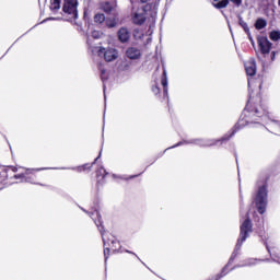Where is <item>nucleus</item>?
Returning a JSON list of instances; mask_svg holds the SVG:
<instances>
[{
	"label": "nucleus",
	"mask_w": 280,
	"mask_h": 280,
	"mask_svg": "<svg viewBox=\"0 0 280 280\" xmlns=\"http://www.w3.org/2000/svg\"><path fill=\"white\" fill-rule=\"evenodd\" d=\"M248 233H253V221L249 218L245 219L240 226V237L236 243V248L242 247L244 242L248 240Z\"/></svg>",
	"instance_id": "obj_4"
},
{
	"label": "nucleus",
	"mask_w": 280,
	"mask_h": 280,
	"mask_svg": "<svg viewBox=\"0 0 280 280\" xmlns=\"http://www.w3.org/2000/svg\"><path fill=\"white\" fill-rule=\"evenodd\" d=\"M60 3H61V0H51L50 2L51 12H58V10H60Z\"/></svg>",
	"instance_id": "obj_24"
},
{
	"label": "nucleus",
	"mask_w": 280,
	"mask_h": 280,
	"mask_svg": "<svg viewBox=\"0 0 280 280\" xmlns=\"http://www.w3.org/2000/svg\"><path fill=\"white\" fill-rule=\"evenodd\" d=\"M278 5L280 7V0H278Z\"/></svg>",
	"instance_id": "obj_38"
},
{
	"label": "nucleus",
	"mask_w": 280,
	"mask_h": 280,
	"mask_svg": "<svg viewBox=\"0 0 280 280\" xmlns=\"http://www.w3.org/2000/svg\"><path fill=\"white\" fill-rule=\"evenodd\" d=\"M100 156H97L91 164L86 163L78 167V172H86V170H91L97 163V160Z\"/></svg>",
	"instance_id": "obj_23"
},
{
	"label": "nucleus",
	"mask_w": 280,
	"mask_h": 280,
	"mask_svg": "<svg viewBox=\"0 0 280 280\" xmlns=\"http://www.w3.org/2000/svg\"><path fill=\"white\" fill-rule=\"evenodd\" d=\"M277 54H279V51H271L270 54V61L275 62V59L277 58Z\"/></svg>",
	"instance_id": "obj_31"
},
{
	"label": "nucleus",
	"mask_w": 280,
	"mask_h": 280,
	"mask_svg": "<svg viewBox=\"0 0 280 280\" xmlns=\"http://www.w3.org/2000/svg\"><path fill=\"white\" fill-rule=\"evenodd\" d=\"M149 0H140V3H148Z\"/></svg>",
	"instance_id": "obj_34"
},
{
	"label": "nucleus",
	"mask_w": 280,
	"mask_h": 280,
	"mask_svg": "<svg viewBox=\"0 0 280 280\" xmlns=\"http://www.w3.org/2000/svg\"><path fill=\"white\" fill-rule=\"evenodd\" d=\"M230 1L236 5V8H240L242 5V0H221L219 2H213L212 5L217 10H224V8H229Z\"/></svg>",
	"instance_id": "obj_13"
},
{
	"label": "nucleus",
	"mask_w": 280,
	"mask_h": 280,
	"mask_svg": "<svg viewBox=\"0 0 280 280\" xmlns=\"http://www.w3.org/2000/svg\"><path fill=\"white\" fill-rule=\"evenodd\" d=\"M106 75V69L102 68L101 69V80L104 82L105 80H107Z\"/></svg>",
	"instance_id": "obj_30"
},
{
	"label": "nucleus",
	"mask_w": 280,
	"mask_h": 280,
	"mask_svg": "<svg viewBox=\"0 0 280 280\" xmlns=\"http://www.w3.org/2000/svg\"><path fill=\"white\" fill-rule=\"evenodd\" d=\"M104 257L105 261H108V258L110 257V253L115 255L116 253H119L121 250V243L117 240H113L110 244H108V247H106V241H104Z\"/></svg>",
	"instance_id": "obj_7"
},
{
	"label": "nucleus",
	"mask_w": 280,
	"mask_h": 280,
	"mask_svg": "<svg viewBox=\"0 0 280 280\" xmlns=\"http://www.w3.org/2000/svg\"><path fill=\"white\" fill-rule=\"evenodd\" d=\"M117 36L120 43H128V40H130V31L122 26L118 30Z\"/></svg>",
	"instance_id": "obj_18"
},
{
	"label": "nucleus",
	"mask_w": 280,
	"mask_h": 280,
	"mask_svg": "<svg viewBox=\"0 0 280 280\" xmlns=\"http://www.w3.org/2000/svg\"><path fill=\"white\" fill-rule=\"evenodd\" d=\"M106 176H108V172L105 171L104 167H101L96 171V189L97 191H100V187H102V185H104V178H106Z\"/></svg>",
	"instance_id": "obj_17"
},
{
	"label": "nucleus",
	"mask_w": 280,
	"mask_h": 280,
	"mask_svg": "<svg viewBox=\"0 0 280 280\" xmlns=\"http://www.w3.org/2000/svg\"><path fill=\"white\" fill-rule=\"evenodd\" d=\"M92 37L100 38V32H97V31L92 32Z\"/></svg>",
	"instance_id": "obj_32"
},
{
	"label": "nucleus",
	"mask_w": 280,
	"mask_h": 280,
	"mask_svg": "<svg viewBox=\"0 0 280 280\" xmlns=\"http://www.w3.org/2000/svg\"><path fill=\"white\" fill-rule=\"evenodd\" d=\"M237 257V253H233L229 259L228 266L233 264L235 261V258Z\"/></svg>",
	"instance_id": "obj_29"
},
{
	"label": "nucleus",
	"mask_w": 280,
	"mask_h": 280,
	"mask_svg": "<svg viewBox=\"0 0 280 280\" xmlns=\"http://www.w3.org/2000/svg\"><path fill=\"white\" fill-rule=\"evenodd\" d=\"M245 71L247 73V75H256L257 74V62L255 61V59H249L245 62Z\"/></svg>",
	"instance_id": "obj_16"
},
{
	"label": "nucleus",
	"mask_w": 280,
	"mask_h": 280,
	"mask_svg": "<svg viewBox=\"0 0 280 280\" xmlns=\"http://www.w3.org/2000/svg\"><path fill=\"white\" fill-rule=\"evenodd\" d=\"M10 170V174L12 175V178H14L15 180H20L21 183H25V168L24 172L16 174L19 172V167L16 166H9Z\"/></svg>",
	"instance_id": "obj_19"
},
{
	"label": "nucleus",
	"mask_w": 280,
	"mask_h": 280,
	"mask_svg": "<svg viewBox=\"0 0 280 280\" xmlns=\"http://www.w3.org/2000/svg\"><path fill=\"white\" fill-rule=\"evenodd\" d=\"M178 145H180V143L175 144L173 148H178Z\"/></svg>",
	"instance_id": "obj_36"
},
{
	"label": "nucleus",
	"mask_w": 280,
	"mask_h": 280,
	"mask_svg": "<svg viewBox=\"0 0 280 280\" xmlns=\"http://www.w3.org/2000/svg\"><path fill=\"white\" fill-rule=\"evenodd\" d=\"M90 218L94 221V224H96L102 237H104V222H102V214H100V211L95 210L90 214Z\"/></svg>",
	"instance_id": "obj_11"
},
{
	"label": "nucleus",
	"mask_w": 280,
	"mask_h": 280,
	"mask_svg": "<svg viewBox=\"0 0 280 280\" xmlns=\"http://www.w3.org/2000/svg\"><path fill=\"white\" fill-rule=\"evenodd\" d=\"M62 12H65L70 21L78 19V0H63Z\"/></svg>",
	"instance_id": "obj_5"
},
{
	"label": "nucleus",
	"mask_w": 280,
	"mask_h": 280,
	"mask_svg": "<svg viewBox=\"0 0 280 280\" xmlns=\"http://www.w3.org/2000/svg\"><path fill=\"white\" fill-rule=\"evenodd\" d=\"M229 269V265H226L225 267H223V269L221 270V272L219 275H217L215 280H220L222 279V277H226V275H229V271H226Z\"/></svg>",
	"instance_id": "obj_27"
},
{
	"label": "nucleus",
	"mask_w": 280,
	"mask_h": 280,
	"mask_svg": "<svg viewBox=\"0 0 280 280\" xmlns=\"http://www.w3.org/2000/svg\"><path fill=\"white\" fill-rule=\"evenodd\" d=\"M12 176L13 174L10 173V166H0V190L12 185Z\"/></svg>",
	"instance_id": "obj_6"
},
{
	"label": "nucleus",
	"mask_w": 280,
	"mask_h": 280,
	"mask_svg": "<svg viewBox=\"0 0 280 280\" xmlns=\"http://www.w3.org/2000/svg\"><path fill=\"white\" fill-rule=\"evenodd\" d=\"M94 23H96V25H102V23H106V15L100 12L94 14Z\"/></svg>",
	"instance_id": "obj_21"
},
{
	"label": "nucleus",
	"mask_w": 280,
	"mask_h": 280,
	"mask_svg": "<svg viewBox=\"0 0 280 280\" xmlns=\"http://www.w3.org/2000/svg\"><path fill=\"white\" fill-rule=\"evenodd\" d=\"M158 12V2L147 3L142 8H138L136 11L131 12V23L133 25L141 26L145 23V21H148V16H145L147 14H149L151 19H155Z\"/></svg>",
	"instance_id": "obj_2"
},
{
	"label": "nucleus",
	"mask_w": 280,
	"mask_h": 280,
	"mask_svg": "<svg viewBox=\"0 0 280 280\" xmlns=\"http://www.w3.org/2000/svg\"><path fill=\"white\" fill-rule=\"evenodd\" d=\"M254 201L258 213L264 215V213H266V207L268 206V188H266V185L258 188Z\"/></svg>",
	"instance_id": "obj_3"
},
{
	"label": "nucleus",
	"mask_w": 280,
	"mask_h": 280,
	"mask_svg": "<svg viewBox=\"0 0 280 280\" xmlns=\"http://www.w3.org/2000/svg\"><path fill=\"white\" fill-rule=\"evenodd\" d=\"M269 38L273 42L280 40V31H271L269 33Z\"/></svg>",
	"instance_id": "obj_26"
},
{
	"label": "nucleus",
	"mask_w": 280,
	"mask_h": 280,
	"mask_svg": "<svg viewBox=\"0 0 280 280\" xmlns=\"http://www.w3.org/2000/svg\"><path fill=\"white\" fill-rule=\"evenodd\" d=\"M238 24L241 25V27L244 30V32L246 34L250 35V28L248 27V23H246V21H244V19L240 18Z\"/></svg>",
	"instance_id": "obj_25"
},
{
	"label": "nucleus",
	"mask_w": 280,
	"mask_h": 280,
	"mask_svg": "<svg viewBox=\"0 0 280 280\" xmlns=\"http://www.w3.org/2000/svg\"><path fill=\"white\" fill-rule=\"evenodd\" d=\"M257 43L260 54L266 58L270 54V49H272V43L266 36H258Z\"/></svg>",
	"instance_id": "obj_8"
},
{
	"label": "nucleus",
	"mask_w": 280,
	"mask_h": 280,
	"mask_svg": "<svg viewBox=\"0 0 280 280\" xmlns=\"http://www.w3.org/2000/svg\"><path fill=\"white\" fill-rule=\"evenodd\" d=\"M137 34H139V30H138V28H136V30L133 31V36H137Z\"/></svg>",
	"instance_id": "obj_33"
},
{
	"label": "nucleus",
	"mask_w": 280,
	"mask_h": 280,
	"mask_svg": "<svg viewBox=\"0 0 280 280\" xmlns=\"http://www.w3.org/2000/svg\"><path fill=\"white\" fill-rule=\"evenodd\" d=\"M104 56V60L106 62H113V60H117L118 56H119V52H117V49L115 48H109V49H106L104 47L100 48L98 50V56Z\"/></svg>",
	"instance_id": "obj_9"
},
{
	"label": "nucleus",
	"mask_w": 280,
	"mask_h": 280,
	"mask_svg": "<svg viewBox=\"0 0 280 280\" xmlns=\"http://www.w3.org/2000/svg\"><path fill=\"white\" fill-rule=\"evenodd\" d=\"M213 1L220 3L221 0H213Z\"/></svg>",
	"instance_id": "obj_37"
},
{
	"label": "nucleus",
	"mask_w": 280,
	"mask_h": 280,
	"mask_svg": "<svg viewBox=\"0 0 280 280\" xmlns=\"http://www.w3.org/2000/svg\"><path fill=\"white\" fill-rule=\"evenodd\" d=\"M268 25V22L262 18H258L254 24L256 30H264Z\"/></svg>",
	"instance_id": "obj_22"
},
{
	"label": "nucleus",
	"mask_w": 280,
	"mask_h": 280,
	"mask_svg": "<svg viewBox=\"0 0 280 280\" xmlns=\"http://www.w3.org/2000/svg\"><path fill=\"white\" fill-rule=\"evenodd\" d=\"M151 91L154 93V95H159L161 93V88H159V84L155 83V85L151 88Z\"/></svg>",
	"instance_id": "obj_28"
},
{
	"label": "nucleus",
	"mask_w": 280,
	"mask_h": 280,
	"mask_svg": "<svg viewBox=\"0 0 280 280\" xmlns=\"http://www.w3.org/2000/svg\"><path fill=\"white\" fill-rule=\"evenodd\" d=\"M161 84L163 86V93L165 96H167V70H163L162 77H161Z\"/></svg>",
	"instance_id": "obj_20"
},
{
	"label": "nucleus",
	"mask_w": 280,
	"mask_h": 280,
	"mask_svg": "<svg viewBox=\"0 0 280 280\" xmlns=\"http://www.w3.org/2000/svg\"><path fill=\"white\" fill-rule=\"evenodd\" d=\"M268 115H270V113L268 112L266 104H264L261 93H257L255 96L249 95L245 109L242 114V119L219 141L224 143V141H230L233 137H235L237 131L242 128V126H244L242 121H245L246 126L250 124H259V121H261V117H268Z\"/></svg>",
	"instance_id": "obj_1"
},
{
	"label": "nucleus",
	"mask_w": 280,
	"mask_h": 280,
	"mask_svg": "<svg viewBox=\"0 0 280 280\" xmlns=\"http://www.w3.org/2000/svg\"><path fill=\"white\" fill-rule=\"evenodd\" d=\"M43 168H25V183L38 185V172Z\"/></svg>",
	"instance_id": "obj_10"
},
{
	"label": "nucleus",
	"mask_w": 280,
	"mask_h": 280,
	"mask_svg": "<svg viewBox=\"0 0 280 280\" xmlns=\"http://www.w3.org/2000/svg\"><path fill=\"white\" fill-rule=\"evenodd\" d=\"M137 176H139V175H132V176H130V178H137Z\"/></svg>",
	"instance_id": "obj_35"
},
{
	"label": "nucleus",
	"mask_w": 280,
	"mask_h": 280,
	"mask_svg": "<svg viewBox=\"0 0 280 280\" xmlns=\"http://www.w3.org/2000/svg\"><path fill=\"white\" fill-rule=\"evenodd\" d=\"M141 56V49L137 47H129L126 50V57L129 58V60H140Z\"/></svg>",
	"instance_id": "obj_15"
},
{
	"label": "nucleus",
	"mask_w": 280,
	"mask_h": 280,
	"mask_svg": "<svg viewBox=\"0 0 280 280\" xmlns=\"http://www.w3.org/2000/svg\"><path fill=\"white\" fill-rule=\"evenodd\" d=\"M116 8L117 5L110 1H103L100 3V10H102V12H105L107 16H110V14H115V12H117Z\"/></svg>",
	"instance_id": "obj_12"
},
{
	"label": "nucleus",
	"mask_w": 280,
	"mask_h": 280,
	"mask_svg": "<svg viewBox=\"0 0 280 280\" xmlns=\"http://www.w3.org/2000/svg\"><path fill=\"white\" fill-rule=\"evenodd\" d=\"M105 25L108 30H113V27H117L119 25V13L114 12L112 16L105 18Z\"/></svg>",
	"instance_id": "obj_14"
}]
</instances>
